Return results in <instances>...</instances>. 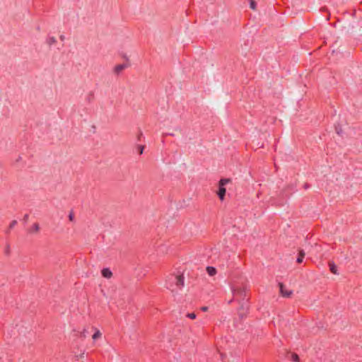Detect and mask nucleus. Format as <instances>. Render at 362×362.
<instances>
[{
	"label": "nucleus",
	"instance_id": "obj_1",
	"mask_svg": "<svg viewBox=\"0 0 362 362\" xmlns=\"http://www.w3.org/2000/svg\"><path fill=\"white\" fill-rule=\"evenodd\" d=\"M165 286L172 292L177 291L184 286V277L182 274H171L168 276L165 281Z\"/></svg>",
	"mask_w": 362,
	"mask_h": 362
},
{
	"label": "nucleus",
	"instance_id": "obj_2",
	"mask_svg": "<svg viewBox=\"0 0 362 362\" xmlns=\"http://www.w3.org/2000/svg\"><path fill=\"white\" fill-rule=\"evenodd\" d=\"M230 182L229 179L223 178L219 181V187L217 194L219 199L223 201L224 199V197L226 192V189L225 188V185Z\"/></svg>",
	"mask_w": 362,
	"mask_h": 362
},
{
	"label": "nucleus",
	"instance_id": "obj_3",
	"mask_svg": "<svg viewBox=\"0 0 362 362\" xmlns=\"http://www.w3.org/2000/svg\"><path fill=\"white\" fill-rule=\"evenodd\" d=\"M279 288L280 293L281 296L284 297H290L293 293V291L291 290L286 288L285 286L281 283H279Z\"/></svg>",
	"mask_w": 362,
	"mask_h": 362
},
{
	"label": "nucleus",
	"instance_id": "obj_4",
	"mask_svg": "<svg viewBox=\"0 0 362 362\" xmlns=\"http://www.w3.org/2000/svg\"><path fill=\"white\" fill-rule=\"evenodd\" d=\"M233 293L234 296H245V289L244 288L237 287L233 288L232 289Z\"/></svg>",
	"mask_w": 362,
	"mask_h": 362
},
{
	"label": "nucleus",
	"instance_id": "obj_5",
	"mask_svg": "<svg viewBox=\"0 0 362 362\" xmlns=\"http://www.w3.org/2000/svg\"><path fill=\"white\" fill-rule=\"evenodd\" d=\"M127 67L126 64H117L114 68V72L116 74H119L125 68Z\"/></svg>",
	"mask_w": 362,
	"mask_h": 362
},
{
	"label": "nucleus",
	"instance_id": "obj_6",
	"mask_svg": "<svg viewBox=\"0 0 362 362\" xmlns=\"http://www.w3.org/2000/svg\"><path fill=\"white\" fill-rule=\"evenodd\" d=\"M101 273H102L103 276L105 278H107V279H110L112 276V272L108 268H104L102 270Z\"/></svg>",
	"mask_w": 362,
	"mask_h": 362
},
{
	"label": "nucleus",
	"instance_id": "obj_7",
	"mask_svg": "<svg viewBox=\"0 0 362 362\" xmlns=\"http://www.w3.org/2000/svg\"><path fill=\"white\" fill-rule=\"evenodd\" d=\"M95 332L92 336V339L95 341L98 339H100L102 337V333L97 328H94Z\"/></svg>",
	"mask_w": 362,
	"mask_h": 362
},
{
	"label": "nucleus",
	"instance_id": "obj_8",
	"mask_svg": "<svg viewBox=\"0 0 362 362\" xmlns=\"http://www.w3.org/2000/svg\"><path fill=\"white\" fill-rule=\"evenodd\" d=\"M206 272L208 274L211 276H214L216 274V269L214 267H206Z\"/></svg>",
	"mask_w": 362,
	"mask_h": 362
},
{
	"label": "nucleus",
	"instance_id": "obj_9",
	"mask_svg": "<svg viewBox=\"0 0 362 362\" xmlns=\"http://www.w3.org/2000/svg\"><path fill=\"white\" fill-rule=\"evenodd\" d=\"M329 264L331 272L334 274H338L337 267L336 264L334 262H329Z\"/></svg>",
	"mask_w": 362,
	"mask_h": 362
},
{
	"label": "nucleus",
	"instance_id": "obj_10",
	"mask_svg": "<svg viewBox=\"0 0 362 362\" xmlns=\"http://www.w3.org/2000/svg\"><path fill=\"white\" fill-rule=\"evenodd\" d=\"M40 230V226L37 223H35L33 224L30 229V233H37Z\"/></svg>",
	"mask_w": 362,
	"mask_h": 362
},
{
	"label": "nucleus",
	"instance_id": "obj_11",
	"mask_svg": "<svg viewBox=\"0 0 362 362\" xmlns=\"http://www.w3.org/2000/svg\"><path fill=\"white\" fill-rule=\"evenodd\" d=\"M304 257H305L304 251L300 250V252H299V255H298V258L296 259V262L298 263H301L303 262V260Z\"/></svg>",
	"mask_w": 362,
	"mask_h": 362
},
{
	"label": "nucleus",
	"instance_id": "obj_12",
	"mask_svg": "<svg viewBox=\"0 0 362 362\" xmlns=\"http://www.w3.org/2000/svg\"><path fill=\"white\" fill-rule=\"evenodd\" d=\"M56 42V39L54 37H49L48 39H47V43L49 45H52L53 44H54Z\"/></svg>",
	"mask_w": 362,
	"mask_h": 362
},
{
	"label": "nucleus",
	"instance_id": "obj_13",
	"mask_svg": "<svg viewBox=\"0 0 362 362\" xmlns=\"http://www.w3.org/2000/svg\"><path fill=\"white\" fill-rule=\"evenodd\" d=\"M291 360L295 362H299V357L296 354H293L291 355Z\"/></svg>",
	"mask_w": 362,
	"mask_h": 362
},
{
	"label": "nucleus",
	"instance_id": "obj_14",
	"mask_svg": "<svg viewBox=\"0 0 362 362\" xmlns=\"http://www.w3.org/2000/svg\"><path fill=\"white\" fill-rule=\"evenodd\" d=\"M250 6L252 10H255L256 8V3L255 1L251 0L250 1Z\"/></svg>",
	"mask_w": 362,
	"mask_h": 362
},
{
	"label": "nucleus",
	"instance_id": "obj_15",
	"mask_svg": "<svg viewBox=\"0 0 362 362\" xmlns=\"http://www.w3.org/2000/svg\"><path fill=\"white\" fill-rule=\"evenodd\" d=\"M189 318L194 320L196 318V315L194 313H188L187 315Z\"/></svg>",
	"mask_w": 362,
	"mask_h": 362
},
{
	"label": "nucleus",
	"instance_id": "obj_16",
	"mask_svg": "<svg viewBox=\"0 0 362 362\" xmlns=\"http://www.w3.org/2000/svg\"><path fill=\"white\" fill-rule=\"evenodd\" d=\"M16 224H17V221H13L11 223V224H10V228H13Z\"/></svg>",
	"mask_w": 362,
	"mask_h": 362
},
{
	"label": "nucleus",
	"instance_id": "obj_17",
	"mask_svg": "<svg viewBox=\"0 0 362 362\" xmlns=\"http://www.w3.org/2000/svg\"><path fill=\"white\" fill-rule=\"evenodd\" d=\"M139 153L142 154L143 151H144V146H139Z\"/></svg>",
	"mask_w": 362,
	"mask_h": 362
},
{
	"label": "nucleus",
	"instance_id": "obj_18",
	"mask_svg": "<svg viewBox=\"0 0 362 362\" xmlns=\"http://www.w3.org/2000/svg\"><path fill=\"white\" fill-rule=\"evenodd\" d=\"M69 218L70 221H72L74 218V215L72 214H69Z\"/></svg>",
	"mask_w": 362,
	"mask_h": 362
},
{
	"label": "nucleus",
	"instance_id": "obj_19",
	"mask_svg": "<svg viewBox=\"0 0 362 362\" xmlns=\"http://www.w3.org/2000/svg\"><path fill=\"white\" fill-rule=\"evenodd\" d=\"M202 310L205 312V311H207L208 310V308L207 307H202Z\"/></svg>",
	"mask_w": 362,
	"mask_h": 362
},
{
	"label": "nucleus",
	"instance_id": "obj_20",
	"mask_svg": "<svg viewBox=\"0 0 362 362\" xmlns=\"http://www.w3.org/2000/svg\"><path fill=\"white\" fill-rule=\"evenodd\" d=\"M82 335L83 337H86V332H85V330H83V332H82Z\"/></svg>",
	"mask_w": 362,
	"mask_h": 362
},
{
	"label": "nucleus",
	"instance_id": "obj_21",
	"mask_svg": "<svg viewBox=\"0 0 362 362\" xmlns=\"http://www.w3.org/2000/svg\"><path fill=\"white\" fill-rule=\"evenodd\" d=\"M82 335L83 337H86V332H85V330H83V332H82Z\"/></svg>",
	"mask_w": 362,
	"mask_h": 362
}]
</instances>
